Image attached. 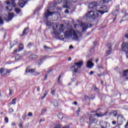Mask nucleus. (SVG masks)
Returning <instances> with one entry per match:
<instances>
[{
    "label": "nucleus",
    "instance_id": "nucleus-3",
    "mask_svg": "<svg viewBox=\"0 0 128 128\" xmlns=\"http://www.w3.org/2000/svg\"><path fill=\"white\" fill-rule=\"evenodd\" d=\"M98 12H100L101 14H104L105 12H108V10L106 11H102V10H97V12L94 11H90L86 14V17L87 18L90 20V18H93L94 20L98 16Z\"/></svg>",
    "mask_w": 128,
    "mask_h": 128
},
{
    "label": "nucleus",
    "instance_id": "nucleus-31",
    "mask_svg": "<svg viewBox=\"0 0 128 128\" xmlns=\"http://www.w3.org/2000/svg\"><path fill=\"white\" fill-rule=\"evenodd\" d=\"M47 94H48V91L47 90H45L44 94V96L41 97V100H44V98H46V96Z\"/></svg>",
    "mask_w": 128,
    "mask_h": 128
},
{
    "label": "nucleus",
    "instance_id": "nucleus-37",
    "mask_svg": "<svg viewBox=\"0 0 128 128\" xmlns=\"http://www.w3.org/2000/svg\"><path fill=\"white\" fill-rule=\"evenodd\" d=\"M14 10L17 14H20V8H16Z\"/></svg>",
    "mask_w": 128,
    "mask_h": 128
},
{
    "label": "nucleus",
    "instance_id": "nucleus-20",
    "mask_svg": "<svg viewBox=\"0 0 128 128\" xmlns=\"http://www.w3.org/2000/svg\"><path fill=\"white\" fill-rule=\"evenodd\" d=\"M16 44H18V40H16L13 42H10V46H11V48H12V46H16Z\"/></svg>",
    "mask_w": 128,
    "mask_h": 128
},
{
    "label": "nucleus",
    "instance_id": "nucleus-36",
    "mask_svg": "<svg viewBox=\"0 0 128 128\" xmlns=\"http://www.w3.org/2000/svg\"><path fill=\"white\" fill-rule=\"evenodd\" d=\"M3 72H4V68H0V74H1V75L2 76H5L4 74H2Z\"/></svg>",
    "mask_w": 128,
    "mask_h": 128
},
{
    "label": "nucleus",
    "instance_id": "nucleus-27",
    "mask_svg": "<svg viewBox=\"0 0 128 128\" xmlns=\"http://www.w3.org/2000/svg\"><path fill=\"white\" fill-rule=\"evenodd\" d=\"M128 70H124L122 73L123 76H128Z\"/></svg>",
    "mask_w": 128,
    "mask_h": 128
},
{
    "label": "nucleus",
    "instance_id": "nucleus-38",
    "mask_svg": "<svg viewBox=\"0 0 128 128\" xmlns=\"http://www.w3.org/2000/svg\"><path fill=\"white\" fill-rule=\"evenodd\" d=\"M80 112V108H78V110L76 111V114L77 116H78Z\"/></svg>",
    "mask_w": 128,
    "mask_h": 128
},
{
    "label": "nucleus",
    "instance_id": "nucleus-11",
    "mask_svg": "<svg viewBox=\"0 0 128 128\" xmlns=\"http://www.w3.org/2000/svg\"><path fill=\"white\" fill-rule=\"evenodd\" d=\"M100 126L102 128H107L110 126V123L104 121L100 122Z\"/></svg>",
    "mask_w": 128,
    "mask_h": 128
},
{
    "label": "nucleus",
    "instance_id": "nucleus-17",
    "mask_svg": "<svg viewBox=\"0 0 128 128\" xmlns=\"http://www.w3.org/2000/svg\"><path fill=\"white\" fill-rule=\"evenodd\" d=\"M14 16V13H9L8 18V22H10V20H12V18Z\"/></svg>",
    "mask_w": 128,
    "mask_h": 128
},
{
    "label": "nucleus",
    "instance_id": "nucleus-28",
    "mask_svg": "<svg viewBox=\"0 0 128 128\" xmlns=\"http://www.w3.org/2000/svg\"><path fill=\"white\" fill-rule=\"evenodd\" d=\"M42 64V60H40L37 61V62L36 63L37 66H40V64Z\"/></svg>",
    "mask_w": 128,
    "mask_h": 128
},
{
    "label": "nucleus",
    "instance_id": "nucleus-59",
    "mask_svg": "<svg viewBox=\"0 0 128 128\" xmlns=\"http://www.w3.org/2000/svg\"><path fill=\"white\" fill-rule=\"evenodd\" d=\"M32 45V43H29L28 44V48L30 47Z\"/></svg>",
    "mask_w": 128,
    "mask_h": 128
},
{
    "label": "nucleus",
    "instance_id": "nucleus-34",
    "mask_svg": "<svg viewBox=\"0 0 128 128\" xmlns=\"http://www.w3.org/2000/svg\"><path fill=\"white\" fill-rule=\"evenodd\" d=\"M44 50H52V48L48 47V46H44Z\"/></svg>",
    "mask_w": 128,
    "mask_h": 128
},
{
    "label": "nucleus",
    "instance_id": "nucleus-41",
    "mask_svg": "<svg viewBox=\"0 0 128 128\" xmlns=\"http://www.w3.org/2000/svg\"><path fill=\"white\" fill-rule=\"evenodd\" d=\"M12 4L14 8H16V3H14V0H12Z\"/></svg>",
    "mask_w": 128,
    "mask_h": 128
},
{
    "label": "nucleus",
    "instance_id": "nucleus-44",
    "mask_svg": "<svg viewBox=\"0 0 128 128\" xmlns=\"http://www.w3.org/2000/svg\"><path fill=\"white\" fill-rule=\"evenodd\" d=\"M122 14H126V9H122L121 10Z\"/></svg>",
    "mask_w": 128,
    "mask_h": 128
},
{
    "label": "nucleus",
    "instance_id": "nucleus-1",
    "mask_svg": "<svg viewBox=\"0 0 128 128\" xmlns=\"http://www.w3.org/2000/svg\"><path fill=\"white\" fill-rule=\"evenodd\" d=\"M80 36H82V32L78 31L76 32L74 29L69 28L66 30L64 34H61L60 38L62 40H64V38L67 40L72 38L75 40H78V38H80Z\"/></svg>",
    "mask_w": 128,
    "mask_h": 128
},
{
    "label": "nucleus",
    "instance_id": "nucleus-55",
    "mask_svg": "<svg viewBox=\"0 0 128 128\" xmlns=\"http://www.w3.org/2000/svg\"><path fill=\"white\" fill-rule=\"evenodd\" d=\"M88 96H84V100H88Z\"/></svg>",
    "mask_w": 128,
    "mask_h": 128
},
{
    "label": "nucleus",
    "instance_id": "nucleus-51",
    "mask_svg": "<svg viewBox=\"0 0 128 128\" xmlns=\"http://www.w3.org/2000/svg\"><path fill=\"white\" fill-rule=\"evenodd\" d=\"M22 118L23 120H24L25 118H26V114H24L22 116Z\"/></svg>",
    "mask_w": 128,
    "mask_h": 128
},
{
    "label": "nucleus",
    "instance_id": "nucleus-53",
    "mask_svg": "<svg viewBox=\"0 0 128 128\" xmlns=\"http://www.w3.org/2000/svg\"><path fill=\"white\" fill-rule=\"evenodd\" d=\"M10 112H14V109L12 108H10L9 109Z\"/></svg>",
    "mask_w": 128,
    "mask_h": 128
},
{
    "label": "nucleus",
    "instance_id": "nucleus-50",
    "mask_svg": "<svg viewBox=\"0 0 128 128\" xmlns=\"http://www.w3.org/2000/svg\"><path fill=\"white\" fill-rule=\"evenodd\" d=\"M28 116H32V113L31 112H30L28 113Z\"/></svg>",
    "mask_w": 128,
    "mask_h": 128
},
{
    "label": "nucleus",
    "instance_id": "nucleus-19",
    "mask_svg": "<svg viewBox=\"0 0 128 128\" xmlns=\"http://www.w3.org/2000/svg\"><path fill=\"white\" fill-rule=\"evenodd\" d=\"M128 20V14H126L122 18V21L120 22H124V20Z\"/></svg>",
    "mask_w": 128,
    "mask_h": 128
},
{
    "label": "nucleus",
    "instance_id": "nucleus-6",
    "mask_svg": "<svg viewBox=\"0 0 128 128\" xmlns=\"http://www.w3.org/2000/svg\"><path fill=\"white\" fill-rule=\"evenodd\" d=\"M54 12H50V10L47 9L46 11H45V18H46V26H50L52 24V22L50 20H48V16H52Z\"/></svg>",
    "mask_w": 128,
    "mask_h": 128
},
{
    "label": "nucleus",
    "instance_id": "nucleus-62",
    "mask_svg": "<svg viewBox=\"0 0 128 128\" xmlns=\"http://www.w3.org/2000/svg\"><path fill=\"white\" fill-rule=\"evenodd\" d=\"M78 24H74V28H78Z\"/></svg>",
    "mask_w": 128,
    "mask_h": 128
},
{
    "label": "nucleus",
    "instance_id": "nucleus-25",
    "mask_svg": "<svg viewBox=\"0 0 128 128\" xmlns=\"http://www.w3.org/2000/svg\"><path fill=\"white\" fill-rule=\"evenodd\" d=\"M24 50V45L20 44L19 46V48L18 49V52H20V50Z\"/></svg>",
    "mask_w": 128,
    "mask_h": 128
},
{
    "label": "nucleus",
    "instance_id": "nucleus-64",
    "mask_svg": "<svg viewBox=\"0 0 128 128\" xmlns=\"http://www.w3.org/2000/svg\"><path fill=\"white\" fill-rule=\"evenodd\" d=\"M125 38H126L128 40V34L125 35Z\"/></svg>",
    "mask_w": 128,
    "mask_h": 128
},
{
    "label": "nucleus",
    "instance_id": "nucleus-61",
    "mask_svg": "<svg viewBox=\"0 0 128 128\" xmlns=\"http://www.w3.org/2000/svg\"><path fill=\"white\" fill-rule=\"evenodd\" d=\"M69 48H70V50H72V49L74 48V47L70 45L69 46Z\"/></svg>",
    "mask_w": 128,
    "mask_h": 128
},
{
    "label": "nucleus",
    "instance_id": "nucleus-35",
    "mask_svg": "<svg viewBox=\"0 0 128 128\" xmlns=\"http://www.w3.org/2000/svg\"><path fill=\"white\" fill-rule=\"evenodd\" d=\"M118 14V10H116L113 12V16H116V14Z\"/></svg>",
    "mask_w": 128,
    "mask_h": 128
},
{
    "label": "nucleus",
    "instance_id": "nucleus-48",
    "mask_svg": "<svg viewBox=\"0 0 128 128\" xmlns=\"http://www.w3.org/2000/svg\"><path fill=\"white\" fill-rule=\"evenodd\" d=\"M6 4H12V0H10V1L8 0V1H6Z\"/></svg>",
    "mask_w": 128,
    "mask_h": 128
},
{
    "label": "nucleus",
    "instance_id": "nucleus-57",
    "mask_svg": "<svg viewBox=\"0 0 128 128\" xmlns=\"http://www.w3.org/2000/svg\"><path fill=\"white\" fill-rule=\"evenodd\" d=\"M18 52V49H15L13 52V54H16Z\"/></svg>",
    "mask_w": 128,
    "mask_h": 128
},
{
    "label": "nucleus",
    "instance_id": "nucleus-32",
    "mask_svg": "<svg viewBox=\"0 0 128 128\" xmlns=\"http://www.w3.org/2000/svg\"><path fill=\"white\" fill-rule=\"evenodd\" d=\"M30 66H28L26 70V72H30Z\"/></svg>",
    "mask_w": 128,
    "mask_h": 128
},
{
    "label": "nucleus",
    "instance_id": "nucleus-56",
    "mask_svg": "<svg viewBox=\"0 0 128 128\" xmlns=\"http://www.w3.org/2000/svg\"><path fill=\"white\" fill-rule=\"evenodd\" d=\"M64 12H65V14H68V12H69L68 10L66 9L64 11Z\"/></svg>",
    "mask_w": 128,
    "mask_h": 128
},
{
    "label": "nucleus",
    "instance_id": "nucleus-46",
    "mask_svg": "<svg viewBox=\"0 0 128 128\" xmlns=\"http://www.w3.org/2000/svg\"><path fill=\"white\" fill-rule=\"evenodd\" d=\"M6 72L7 74H10V72H12V70L10 69L8 70H6Z\"/></svg>",
    "mask_w": 128,
    "mask_h": 128
},
{
    "label": "nucleus",
    "instance_id": "nucleus-30",
    "mask_svg": "<svg viewBox=\"0 0 128 128\" xmlns=\"http://www.w3.org/2000/svg\"><path fill=\"white\" fill-rule=\"evenodd\" d=\"M58 118H60V120H62V118H64V114H60L58 115Z\"/></svg>",
    "mask_w": 128,
    "mask_h": 128
},
{
    "label": "nucleus",
    "instance_id": "nucleus-39",
    "mask_svg": "<svg viewBox=\"0 0 128 128\" xmlns=\"http://www.w3.org/2000/svg\"><path fill=\"white\" fill-rule=\"evenodd\" d=\"M56 94V90H54V89L51 90V94L52 96H54V94Z\"/></svg>",
    "mask_w": 128,
    "mask_h": 128
},
{
    "label": "nucleus",
    "instance_id": "nucleus-5",
    "mask_svg": "<svg viewBox=\"0 0 128 128\" xmlns=\"http://www.w3.org/2000/svg\"><path fill=\"white\" fill-rule=\"evenodd\" d=\"M108 114H109V116H118V112L116 110H114L108 113V112L106 111L104 113H102V112L96 113L95 116H96L98 118H100L102 116H108Z\"/></svg>",
    "mask_w": 128,
    "mask_h": 128
},
{
    "label": "nucleus",
    "instance_id": "nucleus-47",
    "mask_svg": "<svg viewBox=\"0 0 128 128\" xmlns=\"http://www.w3.org/2000/svg\"><path fill=\"white\" fill-rule=\"evenodd\" d=\"M4 120L6 124H8V117L5 118Z\"/></svg>",
    "mask_w": 128,
    "mask_h": 128
},
{
    "label": "nucleus",
    "instance_id": "nucleus-26",
    "mask_svg": "<svg viewBox=\"0 0 128 128\" xmlns=\"http://www.w3.org/2000/svg\"><path fill=\"white\" fill-rule=\"evenodd\" d=\"M6 9L7 10H8V12H12V7L10 5H9L6 6Z\"/></svg>",
    "mask_w": 128,
    "mask_h": 128
},
{
    "label": "nucleus",
    "instance_id": "nucleus-18",
    "mask_svg": "<svg viewBox=\"0 0 128 128\" xmlns=\"http://www.w3.org/2000/svg\"><path fill=\"white\" fill-rule=\"evenodd\" d=\"M28 27H26L24 30L23 32H22V34L20 36H24V34H28Z\"/></svg>",
    "mask_w": 128,
    "mask_h": 128
},
{
    "label": "nucleus",
    "instance_id": "nucleus-42",
    "mask_svg": "<svg viewBox=\"0 0 128 128\" xmlns=\"http://www.w3.org/2000/svg\"><path fill=\"white\" fill-rule=\"evenodd\" d=\"M0 24H4V20L0 17Z\"/></svg>",
    "mask_w": 128,
    "mask_h": 128
},
{
    "label": "nucleus",
    "instance_id": "nucleus-33",
    "mask_svg": "<svg viewBox=\"0 0 128 128\" xmlns=\"http://www.w3.org/2000/svg\"><path fill=\"white\" fill-rule=\"evenodd\" d=\"M60 78H62V76L60 75L58 78V84H61V83H60Z\"/></svg>",
    "mask_w": 128,
    "mask_h": 128
},
{
    "label": "nucleus",
    "instance_id": "nucleus-9",
    "mask_svg": "<svg viewBox=\"0 0 128 128\" xmlns=\"http://www.w3.org/2000/svg\"><path fill=\"white\" fill-rule=\"evenodd\" d=\"M64 4L63 8H72V4L70 2L69 0H64Z\"/></svg>",
    "mask_w": 128,
    "mask_h": 128
},
{
    "label": "nucleus",
    "instance_id": "nucleus-12",
    "mask_svg": "<svg viewBox=\"0 0 128 128\" xmlns=\"http://www.w3.org/2000/svg\"><path fill=\"white\" fill-rule=\"evenodd\" d=\"M94 115L90 114L89 116V122L90 124H96L98 122V120L94 118Z\"/></svg>",
    "mask_w": 128,
    "mask_h": 128
},
{
    "label": "nucleus",
    "instance_id": "nucleus-14",
    "mask_svg": "<svg viewBox=\"0 0 128 128\" xmlns=\"http://www.w3.org/2000/svg\"><path fill=\"white\" fill-rule=\"evenodd\" d=\"M28 2V0H19L18 5L20 8H24Z\"/></svg>",
    "mask_w": 128,
    "mask_h": 128
},
{
    "label": "nucleus",
    "instance_id": "nucleus-63",
    "mask_svg": "<svg viewBox=\"0 0 128 128\" xmlns=\"http://www.w3.org/2000/svg\"><path fill=\"white\" fill-rule=\"evenodd\" d=\"M112 124H116V121H112Z\"/></svg>",
    "mask_w": 128,
    "mask_h": 128
},
{
    "label": "nucleus",
    "instance_id": "nucleus-8",
    "mask_svg": "<svg viewBox=\"0 0 128 128\" xmlns=\"http://www.w3.org/2000/svg\"><path fill=\"white\" fill-rule=\"evenodd\" d=\"M80 26L82 28V32H86L88 28H92V24L88 23H81Z\"/></svg>",
    "mask_w": 128,
    "mask_h": 128
},
{
    "label": "nucleus",
    "instance_id": "nucleus-10",
    "mask_svg": "<svg viewBox=\"0 0 128 128\" xmlns=\"http://www.w3.org/2000/svg\"><path fill=\"white\" fill-rule=\"evenodd\" d=\"M98 4L96 2H92L89 4L88 8L90 10H96Z\"/></svg>",
    "mask_w": 128,
    "mask_h": 128
},
{
    "label": "nucleus",
    "instance_id": "nucleus-22",
    "mask_svg": "<svg viewBox=\"0 0 128 128\" xmlns=\"http://www.w3.org/2000/svg\"><path fill=\"white\" fill-rule=\"evenodd\" d=\"M29 58L30 60H36V58H38V56L34 54L30 55L29 56Z\"/></svg>",
    "mask_w": 128,
    "mask_h": 128
},
{
    "label": "nucleus",
    "instance_id": "nucleus-13",
    "mask_svg": "<svg viewBox=\"0 0 128 128\" xmlns=\"http://www.w3.org/2000/svg\"><path fill=\"white\" fill-rule=\"evenodd\" d=\"M122 50L123 52H128V43L123 42L122 46Z\"/></svg>",
    "mask_w": 128,
    "mask_h": 128
},
{
    "label": "nucleus",
    "instance_id": "nucleus-40",
    "mask_svg": "<svg viewBox=\"0 0 128 128\" xmlns=\"http://www.w3.org/2000/svg\"><path fill=\"white\" fill-rule=\"evenodd\" d=\"M39 74H40V72H36L34 71V72L33 73V76H38Z\"/></svg>",
    "mask_w": 128,
    "mask_h": 128
},
{
    "label": "nucleus",
    "instance_id": "nucleus-54",
    "mask_svg": "<svg viewBox=\"0 0 128 128\" xmlns=\"http://www.w3.org/2000/svg\"><path fill=\"white\" fill-rule=\"evenodd\" d=\"M46 112V109H43L42 110V114H44V112Z\"/></svg>",
    "mask_w": 128,
    "mask_h": 128
},
{
    "label": "nucleus",
    "instance_id": "nucleus-58",
    "mask_svg": "<svg viewBox=\"0 0 128 128\" xmlns=\"http://www.w3.org/2000/svg\"><path fill=\"white\" fill-rule=\"evenodd\" d=\"M9 96H12V90L11 89H9Z\"/></svg>",
    "mask_w": 128,
    "mask_h": 128
},
{
    "label": "nucleus",
    "instance_id": "nucleus-23",
    "mask_svg": "<svg viewBox=\"0 0 128 128\" xmlns=\"http://www.w3.org/2000/svg\"><path fill=\"white\" fill-rule=\"evenodd\" d=\"M52 104H53V106H54L55 108H58V100H53Z\"/></svg>",
    "mask_w": 128,
    "mask_h": 128
},
{
    "label": "nucleus",
    "instance_id": "nucleus-4",
    "mask_svg": "<svg viewBox=\"0 0 128 128\" xmlns=\"http://www.w3.org/2000/svg\"><path fill=\"white\" fill-rule=\"evenodd\" d=\"M84 64V61H80L78 62H75L73 65L70 67V69L73 72L76 74L78 72V70L82 68V66Z\"/></svg>",
    "mask_w": 128,
    "mask_h": 128
},
{
    "label": "nucleus",
    "instance_id": "nucleus-24",
    "mask_svg": "<svg viewBox=\"0 0 128 128\" xmlns=\"http://www.w3.org/2000/svg\"><path fill=\"white\" fill-rule=\"evenodd\" d=\"M20 58H22V57L20 56L19 54H17L15 56V60H18Z\"/></svg>",
    "mask_w": 128,
    "mask_h": 128
},
{
    "label": "nucleus",
    "instance_id": "nucleus-7",
    "mask_svg": "<svg viewBox=\"0 0 128 128\" xmlns=\"http://www.w3.org/2000/svg\"><path fill=\"white\" fill-rule=\"evenodd\" d=\"M124 118L122 115H118L117 117V124L118 125H116L114 128H120L119 126H122L124 124Z\"/></svg>",
    "mask_w": 128,
    "mask_h": 128
},
{
    "label": "nucleus",
    "instance_id": "nucleus-16",
    "mask_svg": "<svg viewBox=\"0 0 128 128\" xmlns=\"http://www.w3.org/2000/svg\"><path fill=\"white\" fill-rule=\"evenodd\" d=\"M108 48L109 50L106 52V56H108L112 54V44L110 43H108Z\"/></svg>",
    "mask_w": 128,
    "mask_h": 128
},
{
    "label": "nucleus",
    "instance_id": "nucleus-45",
    "mask_svg": "<svg viewBox=\"0 0 128 128\" xmlns=\"http://www.w3.org/2000/svg\"><path fill=\"white\" fill-rule=\"evenodd\" d=\"M23 122H20V124H18L19 128H22Z\"/></svg>",
    "mask_w": 128,
    "mask_h": 128
},
{
    "label": "nucleus",
    "instance_id": "nucleus-60",
    "mask_svg": "<svg viewBox=\"0 0 128 128\" xmlns=\"http://www.w3.org/2000/svg\"><path fill=\"white\" fill-rule=\"evenodd\" d=\"M54 128H60V125H56Z\"/></svg>",
    "mask_w": 128,
    "mask_h": 128
},
{
    "label": "nucleus",
    "instance_id": "nucleus-21",
    "mask_svg": "<svg viewBox=\"0 0 128 128\" xmlns=\"http://www.w3.org/2000/svg\"><path fill=\"white\" fill-rule=\"evenodd\" d=\"M16 98H14L12 100V102L8 104V106H12V104H16Z\"/></svg>",
    "mask_w": 128,
    "mask_h": 128
},
{
    "label": "nucleus",
    "instance_id": "nucleus-15",
    "mask_svg": "<svg viewBox=\"0 0 128 128\" xmlns=\"http://www.w3.org/2000/svg\"><path fill=\"white\" fill-rule=\"evenodd\" d=\"M92 66H94V63H92V58H91L87 62L86 67L92 68Z\"/></svg>",
    "mask_w": 128,
    "mask_h": 128
},
{
    "label": "nucleus",
    "instance_id": "nucleus-43",
    "mask_svg": "<svg viewBox=\"0 0 128 128\" xmlns=\"http://www.w3.org/2000/svg\"><path fill=\"white\" fill-rule=\"evenodd\" d=\"M34 72V69H30V70L29 71V72L30 74H33Z\"/></svg>",
    "mask_w": 128,
    "mask_h": 128
},
{
    "label": "nucleus",
    "instance_id": "nucleus-49",
    "mask_svg": "<svg viewBox=\"0 0 128 128\" xmlns=\"http://www.w3.org/2000/svg\"><path fill=\"white\" fill-rule=\"evenodd\" d=\"M46 56H44V57H42L40 60H41V62H42V60H46Z\"/></svg>",
    "mask_w": 128,
    "mask_h": 128
},
{
    "label": "nucleus",
    "instance_id": "nucleus-52",
    "mask_svg": "<svg viewBox=\"0 0 128 128\" xmlns=\"http://www.w3.org/2000/svg\"><path fill=\"white\" fill-rule=\"evenodd\" d=\"M16 122H13L12 123V126H16Z\"/></svg>",
    "mask_w": 128,
    "mask_h": 128
},
{
    "label": "nucleus",
    "instance_id": "nucleus-2",
    "mask_svg": "<svg viewBox=\"0 0 128 128\" xmlns=\"http://www.w3.org/2000/svg\"><path fill=\"white\" fill-rule=\"evenodd\" d=\"M58 24L56 23H54L52 24V30L53 32H52V34H54V36H58L60 37V36L62 34L60 32H64V30H66V26H64V24H61L60 25V26L59 27V28H58Z\"/></svg>",
    "mask_w": 128,
    "mask_h": 128
},
{
    "label": "nucleus",
    "instance_id": "nucleus-29",
    "mask_svg": "<svg viewBox=\"0 0 128 128\" xmlns=\"http://www.w3.org/2000/svg\"><path fill=\"white\" fill-rule=\"evenodd\" d=\"M110 2V0H102L100 2V4H108Z\"/></svg>",
    "mask_w": 128,
    "mask_h": 128
}]
</instances>
